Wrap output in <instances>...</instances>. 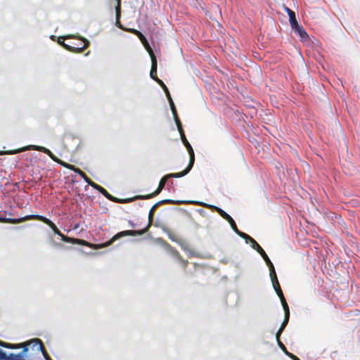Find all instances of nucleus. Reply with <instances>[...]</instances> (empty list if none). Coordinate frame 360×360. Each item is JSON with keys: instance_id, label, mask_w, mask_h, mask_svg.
<instances>
[{"instance_id": "1", "label": "nucleus", "mask_w": 360, "mask_h": 360, "mask_svg": "<svg viewBox=\"0 0 360 360\" xmlns=\"http://www.w3.org/2000/svg\"><path fill=\"white\" fill-rule=\"evenodd\" d=\"M22 349L18 353L20 354V360H41V354L46 360H51L43 342L39 338L31 339L28 341L14 344V349Z\"/></svg>"}, {"instance_id": "2", "label": "nucleus", "mask_w": 360, "mask_h": 360, "mask_svg": "<svg viewBox=\"0 0 360 360\" xmlns=\"http://www.w3.org/2000/svg\"><path fill=\"white\" fill-rule=\"evenodd\" d=\"M27 218H30V220L36 219V220H39L40 221L44 222V224L48 225L53 230V231L54 232L55 234H57L58 236H59L61 238V240L65 242L72 243V244L83 245H86V246H89V247L91 246V245L88 242H86L84 240L70 238L68 236H65L64 234H63L60 232V231L57 228V226L55 225V224L53 221H51L50 219H47L46 217H45L44 216L38 215V214H29V215H27Z\"/></svg>"}, {"instance_id": "3", "label": "nucleus", "mask_w": 360, "mask_h": 360, "mask_svg": "<svg viewBox=\"0 0 360 360\" xmlns=\"http://www.w3.org/2000/svg\"><path fill=\"white\" fill-rule=\"evenodd\" d=\"M160 205V202L155 203L150 210L148 214V225L141 230H127L119 232L116 235H115L110 240L106 243L105 246L111 245L115 240L120 238L123 236H141L148 231L150 227L153 225V217L155 210Z\"/></svg>"}, {"instance_id": "4", "label": "nucleus", "mask_w": 360, "mask_h": 360, "mask_svg": "<svg viewBox=\"0 0 360 360\" xmlns=\"http://www.w3.org/2000/svg\"><path fill=\"white\" fill-rule=\"evenodd\" d=\"M188 172H189V171H188L185 169L183 172H178V173H171V174H168L164 176L160 179L158 188L153 193L148 194V195H136V196H135V200H136V199L146 200V199H150L152 198L155 197L164 188L165 184L167 183V180L169 178H180V177H182V176L186 175Z\"/></svg>"}, {"instance_id": "5", "label": "nucleus", "mask_w": 360, "mask_h": 360, "mask_svg": "<svg viewBox=\"0 0 360 360\" xmlns=\"http://www.w3.org/2000/svg\"><path fill=\"white\" fill-rule=\"evenodd\" d=\"M177 129L180 134L181 139L189 153V157H190L189 163H188V166L186 167V169L190 172L191 170V169L194 165V162H195L194 151H193V149L191 145L189 143L188 141L187 140V139L185 136L182 125L177 127Z\"/></svg>"}, {"instance_id": "6", "label": "nucleus", "mask_w": 360, "mask_h": 360, "mask_svg": "<svg viewBox=\"0 0 360 360\" xmlns=\"http://www.w3.org/2000/svg\"><path fill=\"white\" fill-rule=\"evenodd\" d=\"M158 241H159L160 243H162L166 250L170 253V255L174 257L181 265L184 269H186L187 268L188 261L186 259H184L179 252L177 250H176L174 248H173L170 244L167 243L164 239L162 238H158Z\"/></svg>"}, {"instance_id": "7", "label": "nucleus", "mask_w": 360, "mask_h": 360, "mask_svg": "<svg viewBox=\"0 0 360 360\" xmlns=\"http://www.w3.org/2000/svg\"><path fill=\"white\" fill-rule=\"evenodd\" d=\"M72 36H67V37H59L58 38V43L61 45L67 51L73 52V53H82L84 49H86L89 46V41L86 40V39H83V41L84 44L82 46H72L65 43L64 39L68 38H71Z\"/></svg>"}, {"instance_id": "8", "label": "nucleus", "mask_w": 360, "mask_h": 360, "mask_svg": "<svg viewBox=\"0 0 360 360\" xmlns=\"http://www.w3.org/2000/svg\"><path fill=\"white\" fill-rule=\"evenodd\" d=\"M93 188H95L96 190L98 191L101 193H102L108 200H110L112 202H115L127 203V202H132L133 200H135V197L131 198H127V199L117 198L112 196V195H110L104 188H103L102 186H101L100 185H98L97 184H95V185H93Z\"/></svg>"}, {"instance_id": "9", "label": "nucleus", "mask_w": 360, "mask_h": 360, "mask_svg": "<svg viewBox=\"0 0 360 360\" xmlns=\"http://www.w3.org/2000/svg\"><path fill=\"white\" fill-rule=\"evenodd\" d=\"M127 32H130L138 37V38L139 39V41H141V43L144 46L145 49H146L149 55L154 54L153 51L150 47L148 40L140 31L134 28H129L128 30H127Z\"/></svg>"}, {"instance_id": "10", "label": "nucleus", "mask_w": 360, "mask_h": 360, "mask_svg": "<svg viewBox=\"0 0 360 360\" xmlns=\"http://www.w3.org/2000/svg\"><path fill=\"white\" fill-rule=\"evenodd\" d=\"M251 247L255 250L257 253H259L264 260L266 262V265L268 266L269 269H271L272 266H274L270 259L269 258L268 255L265 252V251L262 249V248L257 243L256 240L252 242L251 244Z\"/></svg>"}, {"instance_id": "11", "label": "nucleus", "mask_w": 360, "mask_h": 360, "mask_svg": "<svg viewBox=\"0 0 360 360\" xmlns=\"http://www.w3.org/2000/svg\"><path fill=\"white\" fill-rule=\"evenodd\" d=\"M269 271L272 285L275 291L276 292V294L278 295V297L283 295V293L281 288L274 266H272L271 269H269Z\"/></svg>"}, {"instance_id": "12", "label": "nucleus", "mask_w": 360, "mask_h": 360, "mask_svg": "<svg viewBox=\"0 0 360 360\" xmlns=\"http://www.w3.org/2000/svg\"><path fill=\"white\" fill-rule=\"evenodd\" d=\"M156 227H160L164 233H165L168 238L173 242L178 243L179 241V237L175 233L172 229L168 228L165 225L159 226L156 222L153 224Z\"/></svg>"}, {"instance_id": "13", "label": "nucleus", "mask_w": 360, "mask_h": 360, "mask_svg": "<svg viewBox=\"0 0 360 360\" xmlns=\"http://www.w3.org/2000/svg\"><path fill=\"white\" fill-rule=\"evenodd\" d=\"M214 208L223 219L226 220V221L230 224L233 230L236 229V224L233 219L229 214L218 207H214Z\"/></svg>"}, {"instance_id": "14", "label": "nucleus", "mask_w": 360, "mask_h": 360, "mask_svg": "<svg viewBox=\"0 0 360 360\" xmlns=\"http://www.w3.org/2000/svg\"><path fill=\"white\" fill-rule=\"evenodd\" d=\"M152 62L150 76V77L158 82V81L160 80L157 76V68H158V63L156 60V57L155 54L150 55Z\"/></svg>"}, {"instance_id": "15", "label": "nucleus", "mask_w": 360, "mask_h": 360, "mask_svg": "<svg viewBox=\"0 0 360 360\" xmlns=\"http://www.w3.org/2000/svg\"><path fill=\"white\" fill-rule=\"evenodd\" d=\"M27 220H30V218H27V215L25 217L18 218V219L6 218V217L0 216V222H3V223L16 224L23 222Z\"/></svg>"}, {"instance_id": "16", "label": "nucleus", "mask_w": 360, "mask_h": 360, "mask_svg": "<svg viewBox=\"0 0 360 360\" xmlns=\"http://www.w3.org/2000/svg\"><path fill=\"white\" fill-rule=\"evenodd\" d=\"M284 10L288 14L289 22H290L291 27H292L294 26H297L298 22H297V19H296L295 13L293 11H292L291 9H290L289 8L286 7V6L284 7Z\"/></svg>"}, {"instance_id": "17", "label": "nucleus", "mask_w": 360, "mask_h": 360, "mask_svg": "<svg viewBox=\"0 0 360 360\" xmlns=\"http://www.w3.org/2000/svg\"><path fill=\"white\" fill-rule=\"evenodd\" d=\"M20 354H15L13 353L7 355L4 350L0 349V360H20Z\"/></svg>"}, {"instance_id": "18", "label": "nucleus", "mask_w": 360, "mask_h": 360, "mask_svg": "<svg viewBox=\"0 0 360 360\" xmlns=\"http://www.w3.org/2000/svg\"><path fill=\"white\" fill-rule=\"evenodd\" d=\"M168 101L169 102L171 110L172 112L174 120L175 121L176 127H179V126L181 125V122L180 121V119H179V116H178L177 111H176V107L174 105V103L173 102V100L171 98V100H168Z\"/></svg>"}, {"instance_id": "19", "label": "nucleus", "mask_w": 360, "mask_h": 360, "mask_svg": "<svg viewBox=\"0 0 360 360\" xmlns=\"http://www.w3.org/2000/svg\"><path fill=\"white\" fill-rule=\"evenodd\" d=\"M289 318H290V314H285L284 320H283L280 328L278 329V330L277 331V333L276 334V341H278V340H280L281 335L289 321Z\"/></svg>"}, {"instance_id": "20", "label": "nucleus", "mask_w": 360, "mask_h": 360, "mask_svg": "<svg viewBox=\"0 0 360 360\" xmlns=\"http://www.w3.org/2000/svg\"><path fill=\"white\" fill-rule=\"evenodd\" d=\"M233 231L240 237L245 239L246 243H250V244H252V242H254L255 240L254 238H252L251 236H250L247 233L240 231L237 226H236V229H233Z\"/></svg>"}, {"instance_id": "21", "label": "nucleus", "mask_w": 360, "mask_h": 360, "mask_svg": "<svg viewBox=\"0 0 360 360\" xmlns=\"http://www.w3.org/2000/svg\"><path fill=\"white\" fill-rule=\"evenodd\" d=\"M60 165H62L63 167H64L68 169L74 171L75 173L78 174L79 176H81L84 173V172L82 170H81L79 168L76 167L75 165L68 164L65 162H60Z\"/></svg>"}, {"instance_id": "22", "label": "nucleus", "mask_w": 360, "mask_h": 360, "mask_svg": "<svg viewBox=\"0 0 360 360\" xmlns=\"http://www.w3.org/2000/svg\"><path fill=\"white\" fill-rule=\"evenodd\" d=\"M292 29L295 32H297L300 37L302 39H306L308 35L307 34V32H305V30H304V28L300 26L299 24H297V26H294L292 27Z\"/></svg>"}, {"instance_id": "23", "label": "nucleus", "mask_w": 360, "mask_h": 360, "mask_svg": "<svg viewBox=\"0 0 360 360\" xmlns=\"http://www.w3.org/2000/svg\"><path fill=\"white\" fill-rule=\"evenodd\" d=\"M44 153L47 154L53 161L60 165V162H64L63 160L58 159L54 154L48 148L44 149Z\"/></svg>"}, {"instance_id": "24", "label": "nucleus", "mask_w": 360, "mask_h": 360, "mask_svg": "<svg viewBox=\"0 0 360 360\" xmlns=\"http://www.w3.org/2000/svg\"><path fill=\"white\" fill-rule=\"evenodd\" d=\"M279 298L281 300L282 306L283 307L285 314H290V309H289L288 305L287 304V302L285 300L284 295H283L279 296Z\"/></svg>"}, {"instance_id": "25", "label": "nucleus", "mask_w": 360, "mask_h": 360, "mask_svg": "<svg viewBox=\"0 0 360 360\" xmlns=\"http://www.w3.org/2000/svg\"><path fill=\"white\" fill-rule=\"evenodd\" d=\"M116 13V22L115 25L120 28L122 30L127 31V29H125L123 27L122 25L120 22V18H121V11H119V8L117 9V11H115Z\"/></svg>"}, {"instance_id": "26", "label": "nucleus", "mask_w": 360, "mask_h": 360, "mask_svg": "<svg viewBox=\"0 0 360 360\" xmlns=\"http://www.w3.org/2000/svg\"><path fill=\"white\" fill-rule=\"evenodd\" d=\"M158 83L161 86V87L163 89V91H165L166 96H167V98L168 100H171V95H170V93L169 91V89L167 87V86L165 84V83L162 81V80H159L158 81Z\"/></svg>"}, {"instance_id": "27", "label": "nucleus", "mask_w": 360, "mask_h": 360, "mask_svg": "<svg viewBox=\"0 0 360 360\" xmlns=\"http://www.w3.org/2000/svg\"><path fill=\"white\" fill-rule=\"evenodd\" d=\"M277 343H278V347L283 351V352L288 356H289L290 359H291V356H295L293 354L289 352L285 346L282 343V342L278 340V341H277Z\"/></svg>"}, {"instance_id": "28", "label": "nucleus", "mask_w": 360, "mask_h": 360, "mask_svg": "<svg viewBox=\"0 0 360 360\" xmlns=\"http://www.w3.org/2000/svg\"><path fill=\"white\" fill-rule=\"evenodd\" d=\"M80 176L85 181V182L88 184V185L91 186L92 188L93 185H95L96 183L91 181V179L89 178L84 172Z\"/></svg>"}, {"instance_id": "29", "label": "nucleus", "mask_w": 360, "mask_h": 360, "mask_svg": "<svg viewBox=\"0 0 360 360\" xmlns=\"http://www.w3.org/2000/svg\"><path fill=\"white\" fill-rule=\"evenodd\" d=\"M0 346L4 348L14 349V344L4 342L0 340Z\"/></svg>"}, {"instance_id": "30", "label": "nucleus", "mask_w": 360, "mask_h": 360, "mask_svg": "<svg viewBox=\"0 0 360 360\" xmlns=\"http://www.w3.org/2000/svg\"><path fill=\"white\" fill-rule=\"evenodd\" d=\"M24 150V149H21V150H11V151H0V155H4V154H8V155H12V154H15L18 152H20V151H22Z\"/></svg>"}, {"instance_id": "31", "label": "nucleus", "mask_w": 360, "mask_h": 360, "mask_svg": "<svg viewBox=\"0 0 360 360\" xmlns=\"http://www.w3.org/2000/svg\"><path fill=\"white\" fill-rule=\"evenodd\" d=\"M158 202H160V205H162V204H172V203H174V201L172 200H163L159 201Z\"/></svg>"}, {"instance_id": "32", "label": "nucleus", "mask_w": 360, "mask_h": 360, "mask_svg": "<svg viewBox=\"0 0 360 360\" xmlns=\"http://www.w3.org/2000/svg\"><path fill=\"white\" fill-rule=\"evenodd\" d=\"M158 202H160V205H162V204H172V203H174V201L172 200H163L159 201Z\"/></svg>"}, {"instance_id": "33", "label": "nucleus", "mask_w": 360, "mask_h": 360, "mask_svg": "<svg viewBox=\"0 0 360 360\" xmlns=\"http://www.w3.org/2000/svg\"><path fill=\"white\" fill-rule=\"evenodd\" d=\"M117 5L115 6V11H117V9L119 8V11H121V0H116Z\"/></svg>"}, {"instance_id": "34", "label": "nucleus", "mask_w": 360, "mask_h": 360, "mask_svg": "<svg viewBox=\"0 0 360 360\" xmlns=\"http://www.w3.org/2000/svg\"><path fill=\"white\" fill-rule=\"evenodd\" d=\"M34 149L39 150V151H41V152H43L44 153V149H46V148L45 147H43V146H32Z\"/></svg>"}, {"instance_id": "35", "label": "nucleus", "mask_w": 360, "mask_h": 360, "mask_svg": "<svg viewBox=\"0 0 360 360\" xmlns=\"http://www.w3.org/2000/svg\"><path fill=\"white\" fill-rule=\"evenodd\" d=\"M291 359L292 360H300L297 356H291Z\"/></svg>"}, {"instance_id": "36", "label": "nucleus", "mask_w": 360, "mask_h": 360, "mask_svg": "<svg viewBox=\"0 0 360 360\" xmlns=\"http://www.w3.org/2000/svg\"><path fill=\"white\" fill-rule=\"evenodd\" d=\"M56 37L54 35H52L51 36V39H53V38H55Z\"/></svg>"}]
</instances>
